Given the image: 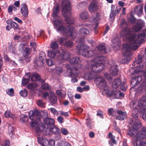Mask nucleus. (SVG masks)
Listing matches in <instances>:
<instances>
[{
  "mask_svg": "<svg viewBox=\"0 0 146 146\" xmlns=\"http://www.w3.org/2000/svg\"><path fill=\"white\" fill-rule=\"evenodd\" d=\"M48 144L50 146H54L55 141L53 139H51L48 141Z\"/></svg>",
  "mask_w": 146,
  "mask_h": 146,
  "instance_id": "61",
  "label": "nucleus"
},
{
  "mask_svg": "<svg viewBox=\"0 0 146 146\" xmlns=\"http://www.w3.org/2000/svg\"><path fill=\"white\" fill-rule=\"evenodd\" d=\"M80 34L82 36H86L90 35V33L87 28H83L79 30Z\"/></svg>",
  "mask_w": 146,
  "mask_h": 146,
  "instance_id": "29",
  "label": "nucleus"
},
{
  "mask_svg": "<svg viewBox=\"0 0 146 146\" xmlns=\"http://www.w3.org/2000/svg\"><path fill=\"white\" fill-rule=\"evenodd\" d=\"M86 46L84 44H80L76 46V49L78 51L82 50V52L83 50H85Z\"/></svg>",
  "mask_w": 146,
  "mask_h": 146,
  "instance_id": "40",
  "label": "nucleus"
},
{
  "mask_svg": "<svg viewBox=\"0 0 146 146\" xmlns=\"http://www.w3.org/2000/svg\"><path fill=\"white\" fill-rule=\"evenodd\" d=\"M46 58L45 54L43 52H41L39 57L35 60H34V62L36 66H43L44 64L43 60Z\"/></svg>",
  "mask_w": 146,
  "mask_h": 146,
  "instance_id": "10",
  "label": "nucleus"
},
{
  "mask_svg": "<svg viewBox=\"0 0 146 146\" xmlns=\"http://www.w3.org/2000/svg\"><path fill=\"white\" fill-rule=\"evenodd\" d=\"M70 4L68 1L64 0L62 1L61 6L63 16L65 17L66 23L69 25H71L74 23V21L71 17Z\"/></svg>",
  "mask_w": 146,
  "mask_h": 146,
  "instance_id": "3",
  "label": "nucleus"
},
{
  "mask_svg": "<svg viewBox=\"0 0 146 146\" xmlns=\"http://www.w3.org/2000/svg\"><path fill=\"white\" fill-rule=\"evenodd\" d=\"M98 9V3L94 1H92L89 6V11L91 13H94Z\"/></svg>",
  "mask_w": 146,
  "mask_h": 146,
  "instance_id": "12",
  "label": "nucleus"
},
{
  "mask_svg": "<svg viewBox=\"0 0 146 146\" xmlns=\"http://www.w3.org/2000/svg\"><path fill=\"white\" fill-rule=\"evenodd\" d=\"M37 140L38 143L41 145L42 146H47L48 143V140L41 137H38Z\"/></svg>",
  "mask_w": 146,
  "mask_h": 146,
  "instance_id": "22",
  "label": "nucleus"
},
{
  "mask_svg": "<svg viewBox=\"0 0 146 146\" xmlns=\"http://www.w3.org/2000/svg\"><path fill=\"white\" fill-rule=\"evenodd\" d=\"M121 80L119 78H117L114 80L112 86L113 88H117L120 86L121 83Z\"/></svg>",
  "mask_w": 146,
  "mask_h": 146,
  "instance_id": "26",
  "label": "nucleus"
},
{
  "mask_svg": "<svg viewBox=\"0 0 146 146\" xmlns=\"http://www.w3.org/2000/svg\"><path fill=\"white\" fill-rule=\"evenodd\" d=\"M82 54L87 58H90L93 56L95 54V52L93 50H87L85 49L82 51Z\"/></svg>",
  "mask_w": 146,
  "mask_h": 146,
  "instance_id": "16",
  "label": "nucleus"
},
{
  "mask_svg": "<svg viewBox=\"0 0 146 146\" xmlns=\"http://www.w3.org/2000/svg\"><path fill=\"white\" fill-rule=\"evenodd\" d=\"M67 72L69 73V76L72 77L77 76L78 72V69L76 67L67 68Z\"/></svg>",
  "mask_w": 146,
  "mask_h": 146,
  "instance_id": "15",
  "label": "nucleus"
},
{
  "mask_svg": "<svg viewBox=\"0 0 146 146\" xmlns=\"http://www.w3.org/2000/svg\"><path fill=\"white\" fill-rule=\"evenodd\" d=\"M134 11L135 13L137 15H140L143 12V8L140 5H137L134 8Z\"/></svg>",
  "mask_w": 146,
  "mask_h": 146,
  "instance_id": "27",
  "label": "nucleus"
},
{
  "mask_svg": "<svg viewBox=\"0 0 146 146\" xmlns=\"http://www.w3.org/2000/svg\"><path fill=\"white\" fill-rule=\"evenodd\" d=\"M70 63L71 64H79L81 62L80 58L78 57H75L71 58L69 61Z\"/></svg>",
  "mask_w": 146,
  "mask_h": 146,
  "instance_id": "30",
  "label": "nucleus"
},
{
  "mask_svg": "<svg viewBox=\"0 0 146 146\" xmlns=\"http://www.w3.org/2000/svg\"><path fill=\"white\" fill-rule=\"evenodd\" d=\"M29 80V79L25 78L24 77L23 78L22 81V84L23 86L27 85L28 84Z\"/></svg>",
  "mask_w": 146,
  "mask_h": 146,
  "instance_id": "53",
  "label": "nucleus"
},
{
  "mask_svg": "<svg viewBox=\"0 0 146 146\" xmlns=\"http://www.w3.org/2000/svg\"><path fill=\"white\" fill-rule=\"evenodd\" d=\"M146 103V96H143L139 100L138 106L141 112L143 113L146 111V105L144 104L143 103Z\"/></svg>",
  "mask_w": 146,
  "mask_h": 146,
  "instance_id": "9",
  "label": "nucleus"
},
{
  "mask_svg": "<svg viewBox=\"0 0 146 146\" xmlns=\"http://www.w3.org/2000/svg\"><path fill=\"white\" fill-rule=\"evenodd\" d=\"M49 100L52 105H54L57 101V98L55 94L52 92H50V93Z\"/></svg>",
  "mask_w": 146,
  "mask_h": 146,
  "instance_id": "20",
  "label": "nucleus"
},
{
  "mask_svg": "<svg viewBox=\"0 0 146 146\" xmlns=\"http://www.w3.org/2000/svg\"><path fill=\"white\" fill-rule=\"evenodd\" d=\"M70 56V54L68 52L63 51L59 54L58 60L60 63H62L64 61L68 60Z\"/></svg>",
  "mask_w": 146,
  "mask_h": 146,
  "instance_id": "11",
  "label": "nucleus"
},
{
  "mask_svg": "<svg viewBox=\"0 0 146 146\" xmlns=\"http://www.w3.org/2000/svg\"><path fill=\"white\" fill-rule=\"evenodd\" d=\"M21 95L23 97H25L27 94V91L26 89H24L20 92Z\"/></svg>",
  "mask_w": 146,
  "mask_h": 146,
  "instance_id": "47",
  "label": "nucleus"
},
{
  "mask_svg": "<svg viewBox=\"0 0 146 146\" xmlns=\"http://www.w3.org/2000/svg\"><path fill=\"white\" fill-rule=\"evenodd\" d=\"M13 10L14 11H16L17 10V8L15 7L13 5H10V13L12 12Z\"/></svg>",
  "mask_w": 146,
  "mask_h": 146,
  "instance_id": "62",
  "label": "nucleus"
},
{
  "mask_svg": "<svg viewBox=\"0 0 146 146\" xmlns=\"http://www.w3.org/2000/svg\"><path fill=\"white\" fill-rule=\"evenodd\" d=\"M114 92V91H109L106 92V95L108 97H112Z\"/></svg>",
  "mask_w": 146,
  "mask_h": 146,
  "instance_id": "59",
  "label": "nucleus"
},
{
  "mask_svg": "<svg viewBox=\"0 0 146 146\" xmlns=\"http://www.w3.org/2000/svg\"><path fill=\"white\" fill-rule=\"evenodd\" d=\"M10 25L11 28H13L14 29H17L18 27L17 24L14 21L12 22L11 21L10 23Z\"/></svg>",
  "mask_w": 146,
  "mask_h": 146,
  "instance_id": "50",
  "label": "nucleus"
},
{
  "mask_svg": "<svg viewBox=\"0 0 146 146\" xmlns=\"http://www.w3.org/2000/svg\"><path fill=\"white\" fill-rule=\"evenodd\" d=\"M91 69L94 72H101L104 68V65L101 62H95L92 64Z\"/></svg>",
  "mask_w": 146,
  "mask_h": 146,
  "instance_id": "8",
  "label": "nucleus"
},
{
  "mask_svg": "<svg viewBox=\"0 0 146 146\" xmlns=\"http://www.w3.org/2000/svg\"><path fill=\"white\" fill-rule=\"evenodd\" d=\"M47 130H49V132H52L55 134H58L59 133L60 129L57 127H48L46 129Z\"/></svg>",
  "mask_w": 146,
  "mask_h": 146,
  "instance_id": "25",
  "label": "nucleus"
},
{
  "mask_svg": "<svg viewBox=\"0 0 146 146\" xmlns=\"http://www.w3.org/2000/svg\"><path fill=\"white\" fill-rule=\"evenodd\" d=\"M61 131L64 135H67L68 133V130L64 128H61Z\"/></svg>",
  "mask_w": 146,
  "mask_h": 146,
  "instance_id": "55",
  "label": "nucleus"
},
{
  "mask_svg": "<svg viewBox=\"0 0 146 146\" xmlns=\"http://www.w3.org/2000/svg\"><path fill=\"white\" fill-rule=\"evenodd\" d=\"M115 8V5H112L111 6V13L109 19L111 21H112L114 19L115 17V13L114 12V9Z\"/></svg>",
  "mask_w": 146,
  "mask_h": 146,
  "instance_id": "28",
  "label": "nucleus"
},
{
  "mask_svg": "<svg viewBox=\"0 0 146 146\" xmlns=\"http://www.w3.org/2000/svg\"><path fill=\"white\" fill-rule=\"evenodd\" d=\"M120 88L122 90H124L126 89L127 86L125 83L123 82L122 83L121 82V83L120 84Z\"/></svg>",
  "mask_w": 146,
  "mask_h": 146,
  "instance_id": "49",
  "label": "nucleus"
},
{
  "mask_svg": "<svg viewBox=\"0 0 146 146\" xmlns=\"http://www.w3.org/2000/svg\"><path fill=\"white\" fill-rule=\"evenodd\" d=\"M130 107L131 108L133 109L136 107V104L135 101H131L130 102Z\"/></svg>",
  "mask_w": 146,
  "mask_h": 146,
  "instance_id": "57",
  "label": "nucleus"
},
{
  "mask_svg": "<svg viewBox=\"0 0 146 146\" xmlns=\"http://www.w3.org/2000/svg\"><path fill=\"white\" fill-rule=\"evenodd\" d=\"M132 115L134 118V119H137L138 118L139 110L136 108L132 109Z\"/></svg>",
  "mask_w": 146,
  "mask_h": 146,
  "instance_id": "31",
  "label": "nucleus"
},
{
  "mask_svg": "<svg viewBox=\"0 0 146 146\" xmlns=\"http://www.w3.org/2000/svg\"><path fill=\"white\" fill-rule=\"evenodd\" d=\"M21 11L22 15L25 17H26L28 16L29 11L27 7L26 4H23L21 5Z\"/></svg>",
  "mask_w": 146,
  "mask_h": 146,
  "instance_id": "17",
  "label": "nucleus"
},
{
  "mask_svg": "<svg viewBox=\"0 0 146 146\" xmlns=\"http://www.w3.org/2000/svg\"><path fill=\"white\" fill-rule=\"evenodd\" d=\"M54 23L57 27L56 31L57 32L66 34L67 36H70L72 38L74 37V29L71 25H67L66 27L64 26L63 22L60 20H55L54 21Z\"/></svg>",
  "mask_w": 146,
  "mask_h": 146,
  "instance_id": "2",
  "label": "nucleus"
},
{
  "mask_svg": "<svg viewBox=\"0 0 146 146\" xmlns=\"http://www.w3.org/2000/svg\"><path fill=\"white\" fill-rule=\"evenodd\" d=\"M57 51H49L48 53V55L50 58H54L56 56Z\"/></svg>",
  "mask_w": 146,
  "mask_h": 146,
  "instance_id": "39",
  "label": "nucleus"
},
{
  "mask_svg": "<svg viewBox=\"0 0 146 146\" xmlns=\"http://www.w3.org/2000/svg\"><path fill=\"white\" fill-rule=\"evenodd\" d=\"M56 94L57 95L61 98H64L65 96L64 94V91L61 90H59L56 91Z\"/></svg>",
  "mask_w": 146,
  "mask_h": 146,
  "instance_id": "43",
  "label": "nucleus"
},
{
  "mask_svg": "<svg viewBox=\"0 0 146 146\" xmlns=\"http://www.w3.org/2000/svg\"><path fill=\"white\" fill-rule=\"evenodd\" d=\"M20 120L22 123H26L28 121L27 116L26 115H23V117H21Z\"/></svg>",
  "mask_w": 146,
  "mask_h": 146,
  "instance_id": "45",
  "label": "nucleus"
},
{
  "mask_svg": "<svg viewBox=\"0 0 146 146\" xmlns=\"http://www.w3.org/2000/svg\"><path fill=\"white\" fill-rule=\"evenodd\" d=\"M144 26L143 21L141 20H138L136 24L133 27L132 29L135 32H138Z\"/></svg>",
  "mask_w": 146,
  "mask_h": 146,
  "instance_id": "14",
  "label": "nucleus"
},
{
  "mask_svg": "<svg viewBox=\"0 0 146 146\" xmlns=\"http://www.w3.org/2000/svg\"><path fill=\"white\" fill-rule=\"evenodd\" d=\"M86 124L87 127L89 129H91L93 127V125H92L91 121L90 119L86 120Z\"/></svg>",
  "mask_w": 146,
  "mask_h": 146,
  "instance_id": "51",
  "label": "nucleus"
},
{
  "mask_svg": "<svg viewBox=\"0 0 146 146\" xmlns=\"http://www.w3.org/2000/svg\"><path fill=\"white\" fill-rule=\"evenodd\" d=\"M96 79L97 80L98 82H99V83H100L101 82H103L105 81L104 78L102 77L101 76H98L97 78Z\"/></svg>",
  "mask_w": 146,
  "mask_h": 146,
  "instance_id": "60",
  "label": "nucleus"
},
{
  "mask_svg": "<svg viewBox=\"0 0 146 146\" xmlns=\"http://www.w3.org/2000/svg\"><path fill=\"white\" fill-rule=\"evenodd\" d=\"M100 19V15L98 12L96 13L95 15H93L89 19V21L90 22H95Z\"/></svg>",
  "mask_w": 146,
  "mask_h": 146,
  "instance_id": "23",
  "label": "nucleus"
},
{
  "mask_svg": "<svg viewBox=\"0 0 146 146\" xmlns=\"http://www.w3.org/2000/svg\"><path fill=\"white\" fill-rule=\"evenodd\" d=\"M137 132V131L133 129H130L128 130L127 134L129 136V137H133V139L136 134L138 133Z\"/></svg>",
  "mask_w": 146,
  "mask_h": 146,
  "instance_id": "33",
  "label": "nucleus"
},
{
  "mask_svg": "<svg viewBox=\"0 0 146 146\" xmlns=\"http://www.w3.org/2000/svg\"><path fill=\"white\" fill-rule=\"evenodd\" d=\"M96 73L93 71V72H90L88 74V79L89 80H92L93 78H95Z\"/></svg>",
  "mask_w": 146,
  "mask_h": 146,
  "instance_id": "46",
  "label": "nucleus"
},
{
  "mask_svg": "<svg viewBox=\"0 0 146 146\" xmlns=\"http://www.w3.org/2000/svg\"><path fill=\"white\" fill-rule=\"evenodd\" d=\"M120 26L122 28L121 33L122 36L129 38V40H131L136 36V35L129 28L125 20L123 19L121 21Z\"/></svg>",
  "mask_w": 146,
  "mask_h": 146,
  "instance_id": "6",
  "label": "nucleus"
},
{
  "mask_svg": "<svg viewBox=\"0 0 146 146\" xmlns=\"http://www.w3.org/2000/svg\"><path fill=\"white\" fill-rule=\"evenodd\" d=\"M44 121L48 126V127H51L54 124V121L51 118H44Z\"/></svg>",
  "mask_w": 146,
  "mask_h": 146,
  "instance_id": "21",
  "label": "nucleus"
},
{
  "mask_svg": "<svg viewBox=\"0 0 146 146\" xmlns=\"http://www.w3.org/2000/svg\"><path fill=\"white\" fill-rule=\"evenodd\" d=\"M50 47L52 51H57L58 48V45L56 41H54L51 43Z\"/></svg>",
  "mask_w": 146,
  "mask_h": 146,
  "instance_id": "34",
  "label": "nucleus"
},
{
  "mask_svg": "<svg viewBox=\"0 0 146 146\" xmlns=\"http://www.w3.org/2000/svg\"><path fill=\"white\" fill-rule=\"evenodd\" d=\"M142 80L141 76H137L132 78L131 81V84L132 86L131 89H133L134 91L137 90V92L139 94L146 91V82H143L139 87L138 86V85Z\"/></svg>",
  "mask_w": 146,
  "mask_h": 146,
  "instance_id": "4",
  "label": "nucleus"
},
{
  "mask_svg": "<svg viewBox=\"0 0 146 146\" xmlns=\"http://www.w3.org/2000/svg\"><path fill=\"white\" fill-rule=\"evenodd\" d=\"M118 67L117 65H113L111 67L110 72L112 76H115L118 75L119 72Z\"/></svg>",
  "mask_w": 146,
  "mask_h": 146,
  "instance_id": "19",
  "label": "nucleus"
},
{
  "mask_svg": "<svg viewBox=\"0 0 146 146\" xmlns=\"http://www.w3.org/2000/svg\"><path fill=\"white\" fill-rule=\"evenodd\" d=\"M80 18L82 20H86L88 19L89 15L87 11L82 12L80 15Z\"/></svg>",
  "mask_w": 146,
  "mask_h": 146,
  "instance_id": "32",
  "label": "nucleus"
},
{
  "mask_svg": "<svg viewBox=\"0 0 146 146\" xmlns=\"http://www.w3.org/2000/svg\"><path fill=\"white\" fill-rule=\"evenodd\" d=\"M60 114L62 115H64L65 116L68 117L69 115L67 112H64L62 111H60Z\"/></svg>",
  "mask_w": 146,
  "mask_h": 146,
  "instance_id": "64",
  "label": "nucleus"
},
{
  "mask_svg": "<svg viewBox=\"0 0 146 146\" xmlns=\"http://www.w3.org/2000/svg\"><path fill=\"white\" fill-rule=\"evenodd\" d=\"M46 62L48 65L49 66H52L54 64V61L51 59H46Z\"/></svg>",
  "mask_w": 146,
  "mask_h": 146,
  "instance_id": "54",
  "label": "nucleus"
},
{
  "mask_svg": "<svg viewBox=\"0 0 146 146\" xmlns=\"http://www.w3.org/2000/svg\"><path fill=\"white\" fill-rule=\"evenodd\" d=\"M37 104L39 107L43 108L45 107V104L43 102L42 100H41L39 99L37 102Z\"/></svg>",
  "mask_w": 146,
  "mask_h": 146,
  "instance_id": "48",
  "label": "nucleus"
},
{
  "mask_svg": "<svg viewBox=\"0 0 146 146\" xmlns=\"http://www.w3.org/2000/svg\"><path fill=\"white\" fill-rule=\"evenodd\" d=\"M99 88L101 89H103L104 91L107 89L108 88L107 86V84L105 81L99 83L98 84Z\"/></svg>",
  "mask_w": 146,
  "mask_h": 146,
  "instance_id": "36",
  "label": "nucleus"
},
{
  "mask_svg": "<svg viewBox=\"0 0 146 146\" xmlns=\"http://www.w3.org/2000/svg\"><path fill=\"white\" fill-rule=\"evenodd\" d=\"M135 119L137 120V122H138V123L137 122L134 123L133 125V129L136 130L141 127V123L139 121L138 119Z\"/></svg>",
  "mask_w": 146,
  "mask_h": 146,
  "instance_id": "38",
  "label": "nucleus"
},
{
  "mask_svg": "<svg viewBox=\"0 0 146 146\" xmlns=\"http://www.w3.org/2000/svg\"><path fill=\"white\" fill-rule=\"evenodd\" d=\"M41 88L43 90H49L51 89V87L48 84L45 83L42 84Z\"/></svg>",
  "mask_w": 146,
  "mask_h": 146,
  "instance_id": "44",
  "label": "nucleus"
},
{
  "mask_svg": "<svg viewBox=\"0 0 146 146\" xmlns=\"http://www.w3.org/2000/svg\"><path fill=\"white\" fill-rule=\"evenodd\" d=\"M57 120L59 123H61L63 122L64 118L61 116H58L57 117Z\"/></svg>",
  "mask_w": 146,
  "mask_h": 146,
  "instance_id": "63",
  "label": "nucleus"
},
{
  "mask_svg": "<svg viewBox=\"0 0 146 146\" xmlns=\"http://www.w3.org/2000/svg\"><path fill=\"white\" fill-rule=\"evenodd\" d=\"M97 48L99 50L102 51L105 53H107V52L106 50V48L105 46V44H102L98 45L97 47Z\"/></svg>",
  "mask_w": 146,
  "mask_h": 146,
  "instance_id": "37",
  "label": "nucleus"
},
{
  "mask_svg": "<svg viewBox=\"0 0 146 146\" xmlns=\"http://www.w3.org/2000/svg\"><path fill=\"white\" fill-rule=\"evenodd\" d=\"M57 42H59L61 45L67 47H71L74 44L70 40H68L66 38L61 37L57 39Z\"/></svg>",
  "mask_w": 146,
  "mask_h": 146,
  "instance_id": "7",
  "label": "nucleus"
},
{
  "mask_svg": "<svg viewBox=\"0 0 146 146\" xmlns=\"http://www.w3.org/2000/svg\"><path fill=\"white\" fill-rule=\"evenodd\" d=\"M108 115H115L114 111L113 108H110L108 110Z\"/></svg>",
  "mask_w": 146,
  "mask_h": 146,
  "instance_id": "58",
  "label": "nucleus"
},
{
  "mask_svg": "<svg viewBox=\"0 0 146 146\" xmlns=\"http://www.w3.org/2000/svg\"><path fill=\"white\" fill-rule=\"evenodd\" d=\"M29 119L31 120L30 122L31 126L36 128V131L40 133L42 132L45 128L44 124H38L40 121L41 114L38 110H35L33 111H30L29 113Z\"/></svg>",
  "mask_w": 146,
  "mask_h": 146,
  "instance_id": "1",
  "label": "nucleus"
},
{
  "mask_svg": "<svg viewBox=\"0 0 146 146\" xmlns=\"http://www.w3.org/2000/svg\"><path fill=\"white\" fill-rule=\"evenodd\" d=\"M135 36L131 40H129V38H126L129 40L130 41V45H129L128 44H125L123 45V50L124 51V55L126 56H131L133 54L131 52L130 48L133 50H135L138 47V46L137 44V43L139 44L140 41L139 39H136L135 40L133 39ZM139 38H138V39Z\"/></svg>",
  "mask_w": 146,
  "mask_h": 146,
  "instance_id": "5",
  "label": "nucleus"
},
{
  "mask_svg": "<svg viewBox=\"0 0 146 146\" xmlns=\"http://www.w3.org/2000/svg\"><path fill=\"white\" fill-rule=\"evenodd\" d=\"M31 80L32 81H38L41 83H44L45 80L42 79L40 75L37 73H34L31 76Z\"/></svg>",
  "mask_w": 146,
  "mask_h": 146,
  "instance_id": "13",
  "label": "nucleus"
},
{
  "mask_svg": "<svg viewBox=\"0 0 146 146\" xmlns=\"http://www.w3.org/2000/svg\"><path fill=\"white\" fill-rule=\"evenodd\" d=\"M117 113L119 114L118 115H117L116 117V119L122 121L126 119L127 118L126 113L123 112L121 110H119Z\"/></svg>",
  "mask_w": 146,
  "mask_h": 146,
  "instance_id": "18",
  "label": "nucleus"
},
{
  "mask_svg": "<svg viewBox=\"0 0 146 146\" xmlns=\"http://www.w3.org/2000/svg\"><path fill=\"white\" fill-rule=\"evenodd\" d=\"M50 110L51 112L54 115H56L58 114V111L54 108H51Z\"/></svg>",
  "mask_w": 146,
  "mask_h": 146,
  "instance_id": "56",
  "label": "nucleus"
},
{
  "mask_svg": "<svg viewBox=\"0 0 146 146\" xmlns=\"http://www.w3.org/2000/svg\"><path fill=\"white\" fill-rule=\"evenodd\" d=\"M59 11V7L58 4L54 7L52 11V16L54 17H57Z\"/></svg>",
  "mask_w": 146,
  "mask_h": 146,
  "instance_id": "24",
  "label": "nucleus"
},
{
  "mask_svg": "<svg viewBox=\"0 0 146 146\" xmlns=\"http://www.w3.org/2000/svg\"><path fill=\"white\" fill-rule=\"evenodd\" d=\"M142 57L141 56H139L137 59H135V63H136L137 64H140L142 62Z\"/></svg>",
  "mask_w": 146,
  "mask_h": 146,
  "instance_id": "52",
  "label": "nucleus"
},
{
  "mask_svg": "<svg viewBox=\"0 0 146 146\" xmlns=\"http://www.w3.org/2000/svg\"><path fill=\"white\" fill-rule=\"evenodd\" d=\"M31 52V49L29 48H26L23 51V57H26L29 55Z\"/></svg>",
  "mask_w": 146,
  "mask_h": 146,
  "instance_id": "42",
  "label": "nucleus"
},
{
  "mask_svg": "<svg viewBox=\"0 0 146 146\" xmlns=\"http://www.w3.org/2000/svg\"><path fill=\"white\" fill-rule=\"evenodd\" d=\"M127 19L129 21L130 23L132 24L135 23L136 20L131 13L127 15Z\"/></svg>",
  "mask_w": 146,
  "mask_h": 146,
  "instance_id": "35",
  "label": "nucleus"
},
{
  "mask_svg": "<svg viewBox=\"0 0 146 146\" xmlns=\"http://www.w3.org/2000/svg\"><path fill=\"white\" fill-rule=\"evenodd\" d=\"M95 60L102 62H104L106 60V58L104 56H97L96 57Z\"/></svg>",
  "mask_w": 146,
  "mask_h": 146,
  "instance_id": "41",
  "label": "nucleus"
}]
</instances>
